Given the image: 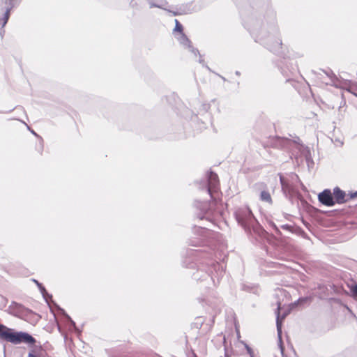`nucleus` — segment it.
Instances as JSON below:
<instances>
[{"label": "nucleus", "mask_w": 357, "mask_h": 357, "mask_svg": "<svg viewBox=\"0 0 357 357\" xmlns=\"http://www.w3.org/2000/svg\"><path fill=\"white\" fill-rule=\"evenodd\" d=\"M195 207L197 210L195 216L199 220H206L210 222H213V218L218 213L216 211V201L211 202H199L195 203Z\"/></svg>", "instance_id": "4"}, {"label": "nucleus", "mask_w": 357, "mask_h": 357, "mask_svg": "<svg viewBox=\"0 0 357 357\" xmlns=\"http://www.w3.org/2000/svg\"><path fill=\"white\" fill-rule=\"evenodd\" d=\"M273 227H274V228L275 229V230H276L277 231H279V230H278V229L277 228L276 225H273Z\"/></svg>", "instance_id": "37"}, {"label": "nucleus", "mask_w": 357, "mask_h": 357, "mask_svg": "<svg viewBox=\"0 0 357 357\" xmlns=\"http://www.w3.org/2000/svg\"><path fill=\"white\" fill-rule=\"evenodd\" d=\"M225 357H230L229 355L226 354Z\"/></svg>", "instance_id": "42"}, {"label": "nucleus", "mask_w": 357, "mask_h": 357, "mask_svg": "<svg viewBox=\"0 0 357 357\" xmlns=\"http://www.w3.org/2000/svg\"><path fill=\"white\" fill-rule=\"evenodd\" d=\"M224 273L225 270L222 264L211 261L210 267L208 264H201L198 269L193 273L192 278L197 281L211 282L215 285V278L218 282L220 278L222 277Z\"/></svg>", "instance_id": "2"}, {"label": "nucleus", "mask_w": 357, "mask_h": 357, "mask_svg": "<svg viewBox=\"0 0 357 357\" xmlns=\"http://www.w3.org/2000/svg\"><path fill=\"white\" fill-rule=\"evenodd\" d=\"M179 43L185 48L191 47V41L183 33H180L177 37Z\"/></svg>", "instance_id": "14"}, {"label": "nucleus", "mask_w": 357, "mask_h": 357, "mask_svg": "<svg viewBox=\"0 0 357 357\" xmlns=\"http://www.w3.org/2000/svg\"><path fill=\"white\" fill-rule=\"evenodd\" d=\"M13 7V4L10 2L9 6L6 9V10L3 13V17L2 18L0 17V24H1V26H2V28L1 29V31H0L1 35H2L3 33H4V30L3 29V28L6 26V24H7V22L8 21V19L10 17V10Z\"/></svg>", "instance_id": "11"}, {"label": "nucleus", "mask_w": 357, "mask_h": 357, "mask_svg": "<svg viewBox=\"0 0 357 357\" xmlns=\"http://www.w3.org/2000/svg\"><path fill=\"white\" fill-rule=\"evenodd\" d=\"M0 340L14 344L26 343L33 344L36 340L30 334L23 331H16L13 328L0 324Z\"/></svg>", "instance_id": "3"}, {"label": "nucleus", "mask_w": 357, "mask_h": 357, "mask_svg": "<svg viewBox=\"0 0 357 357\" xmlns=\"http://www.w3.org/2000/svg\"><path fill=\"white\" fill-rule=\"evenodd\" d=\"M260 199L263 202L272 204V198L268 191L262 190L260 193Z\"/></svg>", "instance_id": "17"}, {"label": "nucleus", "mask_w": 357, "mask_h": 357, "mask_svg": "<svg viewBox=\"0 0 357 357\" xmlns=\"http://www.w3.org/2000/svg\"><path fill=\"white\" fill-rule=\"evenodd\" d=\"M280 181L282 186V189L284 193H290L292 191L291 186L287 182V181L284 178V177L280 175Z\"/></svg>", "instance_id": "16"}, {"label": "nucleus", "mask_w": 357, "mask_h": 357, "mask_svg": "<svg viewBox=\"0 0 357 357\" xmlns=\"http://www.w3.org/2000/svg\"><path fill=\"white\" fill-rule=\"evenodd\" d=\"M352 291L354 293V295L357 296V284H356L353 288H352Z\"/></svg>", "instance_id": "30"}, {"label": "nucleus", "mask_w": 357, "mask_h": 357, "mask_svg": "<svg viewBox=\"0 0 357 357\" xmlns=\"http://www.w3.org/2000/svg\"><path fill=\"white\" fill-rule=\"evenodd\" d=\"M202 107L205 112H207L210 107V105L208 103H204L202 105Z\"/></svg>", "instance_id": "29"}, {"label": "nucleus", "mask_w": 357, "mask_h": 357, "mask_svg": "<svg viewBox=\"0 0 357 357\" xmlns=\"http://www.w3.org/2000/svg\"><path fill=\"white\" fill-rule=\"evenodd\" d=\"M149 3L150 8H159L164 10H167L165 7L167 5V2L165 0H146Z\"/></svg>", "instance_id": "13"}, {"label": "nucleus", "mask_w": 357, "mask_h": 357, "mask_svg": "<svg viewBox=\"0 0 357 357\" xmlns=\"http://www.w3.org/2000/svg\"><path fill=\"white\" fill-rule=\"evenodd\" d=\"M33 281L37 284L40 291L41 292L43 296L44 297V298L46 301H47V297L52 298V296L48 294V293L47 292L45 288L43 286V284L41 283H40L36 280H33Z\"/></svg>", "instance_id": "18"}, {"label": "nucleus", "mask_w": 357, "mask_h": 357, "mask_svg": "<svg viewBox=\"0 0 357 357\" xmlns=\"http://www.w3.org/2000/svg\"><path fill=\"white\" fill-rule=\"evenodd\" d=\"M310 300L309 297H304V298H300L296 302H295V305L299 304V303H303L308 302Z\"/></svg>", "instance_id": "23"}, {"label": "nucleus", "mask_w": 357, "mask_h": 357, "mask_svg": "<svg viewBox=\"0 0 357 357\" xmlns=\"http://www.w3.org/2000/svg\"><path fill=\"white\" fill-rule=\"evenodd\" d=\"M31 133L36 136H38V135L33 130H31Z\"/></svg>", "instance_id": "36"}, {"label": "nucleus", "mask_w": 357, "mask_h": 357, "mask_svg": "<svg viewBox=\"0 0 357 357\" xmlns=\"http://www.w3.org/2000/svg\"><path fill=\"white\" fill-rule=\"evenodd\" d=\"M281 344H282V342H280V345H281ZM280 348H281V350H283L282 346H280Z\"/></svg>", "instance_id": "39"}, {"label": "nucleus", "mask_w": 357, "mask_h": 357, "mask_svg": "<svg viewBox=\"0 0 357 357\" xmlns=\"http://www.w3.org/2000/svg\"><path fill=\"white\" fill-rule=\"evenodd\" d=\"M298 72V66L293 63H285L281 67V73L287 78V81L292 79Z\"/></svg>", "instance_id": "9"}, {"label": "nucleus", "mask_w": 357, "mask_h": 357, "mask_svg": "<svg viewBox=\"0 0 357 357\" xmlns=\"http://www.w3.org/2000/svg\"><path fill=\"white\" fill-rule=\"evenodd\" d=\"M333 197H334L333 198L335 203L342 204L348 202L347 194L339 187H335L333 188Z\"/></svg>", "instance_id": "10"}, {"label": "nucleus", "mask_w": 357, "mask_h": 357, "mask_svg": "<svg viewBox=\"0 0 357 357\" xmlns=\"http://www.w3.org/2000/svg\"><path fill=\"white\" fill-rule=\"evenodd\" d=\"M192 232L195 236L189 239L188 244L195 247L204 245L206 238L211 235V230L203 227L195 226Z\"/></svg>", "instance_id": "6"}, {"label": "nucleus", "mask_w": 357, "mask_h": 357, "mask_svg": "<svg viewBox=\"0 0 357 357\" xmlns=\"http://www.w3.org/2000/svg\"><path fill=\"white\" fill-rule=\"evenodd\" d=\"M167 12L172 13L174 16H176V15H182L184 13L181 10V8H176V10H170V9H168L167 8L166 10Z\"/></svg>", "instance_id": "20"}, {"label": "nucleus", "mask_w": 357, "mask_h": 357, "mask_svg": "<svg viewBox=\"0 0 357 357\" xmlns=\"http://www.w3.org/2000/svg\"><path fill=\"white\" fill-rule=\"evenodd\" d=\"M188 49L195 56L198 54L200 55L199 50L197 48L193 47L192 45L191 47H188Z\"/></svg>", "instance_id": "25"}, {"label": "nucleus", "mask_w": 357, "mask_h": 357, "mask_svg": "<svg viewBox=\"0 0 357 357\" xmlns=\"http://www.w3.org/2000/svg\"><path fill=\"white\" fill-rule=\"evenodd\" d=\"M299 150L301 151L302 154L304 155L305 159L306 160V163L310 167L311 164H313V161L311 158L310 151L307 146L303 145H299Z\"/></svg>", "instance_id": "12"}, {"label": "nucleus", "mask_w": 357, "mask_h": 357, "mask_svg": "<svg viewBox=\"0 0 357 357\" xmlns=\"http://www.w3.org/2000/svg\"><path fill=\"white\" fill-rule=\"evenodd\" d=\"M356 197H357V191H356L354 192H351L348 195H347V198L348 199V201L349 199H354Z\"/></svg>", "instance_id": "24"}, {"label": "nucleus", "mask_w": 357, "mask_h": 357, "mask_svg": "<svg viewBox=\"0 0 357 357\" xmlns=\"http://www.w3.org/2000/svg\"><path fill=\"white\" fill-rule=\"evenodd\" d=\"M28 357H38V356H36L35 354H33L32 353H29L28 355Z\"/></svg>", "instance_id": "32"}, {"label": "nucleus", "mask_w": 357, "mask_h": 357, "mask_svg": "<svg viewBox=\"0 0 357 357\" xmlns=\"http://www.w3.org/2000/svg\"><path fill=\"white\" fill-rule=\"evenodd\" d=\"M285 317V314H284L282 317H280L279 312H278L277 318H276V326H277V332L278 336L279 339V342H281V335H282V321Z\"/></svg>", "instance_id": "15"}, {"label": "nucleus", "mask_w": 357, "mask_h": 357, "mask_svg": "<svg viewBox=\"0 0 357 357\" xmlns=\"http://www.w3.org/2000/svg\"><path fill=\"white\" fill-rule=\"evenodd\" d=\"M219 186V179L217 174L210 172L207 175L206 191L212 197V194L216 192Z\"/></svg>", "instance_id": "7"}, {"label": "nucleus", "mask_w": 357, "mask_h": 357, "mask_svg": "<svg viewBox=\"0 0 357 357\" xmlns=\"http://www.w3.org/2000/svg\"><path fill=\"white\" fill-rule=\"evenodd\" d=\"M235 74L238 76H239L241 75L240 72L239 71H236Z\"/></svg>", "instance_id": "34"}, {"label": "nucleus", "mask_w": 357, "mask_h": 357, "mask_svg": "<svg viewBox=\"0 0 357 357\" xmlns=\"http://www.w3.org/2000/svg\"><path fill=\"white\" fill-rule=\"evenodd\" d=\"M174 31L180 32V33L183 32V26L180 24L178 20H175V28Z\"/></svg>", "instance_id": "22"}, {"label": "nucleus", "mask_w": 357, "mask_h": 357, "mask_svg": "<svg viewBox=\"0 0 357 357\" xmlns=\"http://www.w3.org/2000/svg\"><path fill=\"white\" fill-rule=\"evenodd\" d=\"M319 201L326 206H333L335 202L333 197V194L329 189H325L318 195Z\"/></svg>", "instance_id": "8"}, {"label": "nucleus", "mask_w": 357, "mask_h": 357, "mask_svg": "<svg viewBox=\"0 0 357 357\" xmlns=\"http://www.w3.org/2000/svg\"><path fill=\"white\" fill-rule=\"evenodd\" d=\"M202 254V252L200 250H187L185 252L186 256L191 257H198Z\"/></svg>", "instance_id": "19"}, {"label": "nucleus", "mask_w": 357, "mask_h": 357, "mask_svg": "<svg viewBox=\"0 0 357 357\" xmlns=\"http://www.w3.org/2000/svg\"><path fill=\"white\" fill-rule=\"evenodd\" d=\"M219 76L221 77V79L222 80L226 81V79L223 76H221V75H219Z\"/></svg>", "instance_id": "35"}, {"label": "nucleus", "mask_w": 357, "mask_h": 357, "mask_svg": "<svg viewBox=\"0 0 357 357\" xmlns=\"http://www.w3.org/2000/svg\"><path fill=\"white\" fill-rule=\"evenodd\" d=\"M281 344H282V342H280V345H281ZM280 348H281V350H283L282 346H280Z\"/></svg>", "instance_id": "40"}, {"label": "nucleus", "mask_w": 357, "mask_h": 357, "mask_svg": "<svg viewBox=\"0 0 357 357\" xmlns=\"http://www.w3.org/2000/svg\"><path fill=\"white\" fill-rule=\"evenodd\" d=\"M183 265H184V266H185L186 267H189L188 265H185V261H183ZM190 267H192V266H191Z\"/></svg>", "instance_id": "38"}, {"label": "nucleus", "mask_w": 357, "mask_h": 357, "mask_svg": "<svg viewBox=\"0 0 357 357\" xmlns=\"http://www.w3.org/2000/svg\"><path fill=\"white\" fill-rule=\"evenodd\" d=\"M20 109L22 112H24V109H23L22 107H20Z\"/></svg>", "instance_id": "41"}, {"label": "nucleus", "mask_w": 357, "mask_h": 357, "mask_svg": "<svg viewBox=\"0 0 357 357\" xmlns=\"http://www.w3.org/2000/svg\"><path fill=\"white\" fill-rule=\"evenodd\" d=\"M199 62L202 63L203 66H204V61L201 57L199 59Z\"/></svg>", "instance_id": "31"}, {"label": "nucleus", "mask_w": 357, "mask_h": 357, "mask_svg": "<svg viewBox=\"0 0 357 357\" xmlns=\"http://www.w3.org/2000/svg\"><path fill=\"white\" fill-rule=\"evenodd\" d=\"M245 349L247 352L250 355V357H254V351L251 347H250L248 344H245Z\"/></svg>", "instance_id": "26"}, {"label": "nucleus", "mask_w": 357, "mask_h": 357, "mask_svg": "<svg viewBox=\"0 0 357 357\" xmlns=\"http://www.w3.org/2000/svg\"><path fill=\"white\" fill-rule=\"evenodd\" d=\"M243 289L249 290L250 289V287L246 286V285H243Z\"/></svg>", "instance_id": "33"}, {"label": "nucleus", "mask_w": 357, "mask_h": 357, "mask_svg": "<svg viewBox=\"0 0 357 357\" xmlns=\"http://www.w3.org/2000/svg\"><path fill=\"white\" fill-rule=\"evenodd\" d=\"M243 26L256 43L271 52H276L281 48L282 39L273 10L268 9L263 15L258 17H246Z\"/></svg>", "instance_id": "1"}, {"label": "nucleus", "mask_w": 357, "mask_h": 357, "mask_svg": "<svg viewBox=\"0 0 357 357\" xmlns=\"http://www.w3.org/2000/svg\"><path fill=\"white\" fill-rule=\"evenodd\" d=\"M234 215L238 225H240L245 231L250 229L256 222L251 210L247 206H242L238 208Z\"/></svg>", "instance_id": "5"}, {"label": "nucleus", "mask_w": 357, "mask_h": 357, "mask_svg": "<svg viewBox=\"0 0 357 357\" xmlns=\"http://www.w3.org/2000/svg\"><path fill=\"white\" fill-rule=\"evenodd\" d=\"M281 228L287 231H291L292 227L289 225L285 224L281 225Z\"/></svg>", "instance_id": "28"}, {"label": "nucleus", "mask_w": 357, "mask_h": 357, "mask_svg": "<svg viewBox=\"0 0 357 357\" xmlns=\"http://www.w3.org/2000/svg\"><path fill=\"white\" fill-rule=\"evenodd\" d=\"M198 301L200 303L204 305V303H206L207 305H211L212 302L210 301V299L208 297H199Z\"/></svg>", "instance_id": "21"}, {"label": "nucleus", "mask_w": 357, "mask_h": 357, "mask_svg": "<svg viewBox=\"0 0 357 357\" xmlns=\"http://www.w3.org/2000/svg\"><path fill=\"white\" fill-rule=\"evenodd\" d=\"M65 316L67 318V319L69 321V322L70 323V325L73 326L75 328H76L75 323L73 320H72L70 317L69 315H68L67 314H65Z\"/></svg>", "instance_id": "27"}]
</instances>
